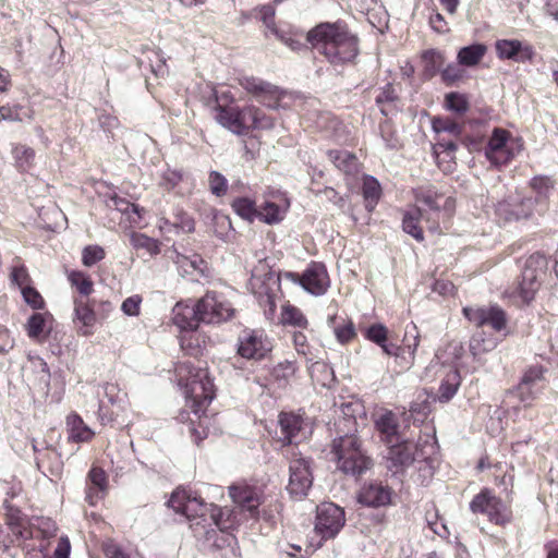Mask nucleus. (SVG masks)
Listing matches in <instances>:
<instances>
[{"label": "nucleus", "mask_w": 558, "mask_h": 558, "mask_svg": "<svg viewBox=\"0 0 558 558\" xmlns=\"http://www.w3.org/2000/svg\"><path fill=\"white\" fill-rule=\"evenodd\" d=\"M180 385L186 388L189 402L194 415L202 423V415L214 399V385L207 372L190 362H181L175 367Z\"/></svg>", "instance_id": "4"}, {"label": "nucleus", "mask_w": 558, "mask_h": 558, "mask_svg": "<svg viewBox=\"0 0 558 558\" xmlns=\"http://www.w3.org/2000/svg\"><path fill=\"white\" fill-rule=\"evenodd\" d=\"M293 342H294V347H295V350L299 354H302L305 356V359L307 361H313V354L310 350V347L307 344V339H306V336L299 331V332H294L293 335Z\"/></svg>", "instance_id": "59"}, {"label": "nucleus", "mask_w": 558, "mask_h": 558, "mask_svg": "<svg viewBox=\"0 0 558 558\" xmlns=\"http://www.w3.org/2000/svg\"><path fill=\"white\" fill-rule=\"evenodd\" d=\"M210 192L216 196H223L228 190L227 179L218 171H211L208 177Z\"/></svg>", "instance_id": "50"}, {"label": "nucleus", "mask_w": 558, "mask_h": 558, "mask_svg": "<svg viewBox=\"0 0 558 558\" xmlns=\"http://www.w3.org/2000/svg\"><path fill=\"white\" fill-rule=\"evenodd\" d=\"M487 52V46L484 44H473L462 47L457 54L459 65L472 68L477 65Z\"/></svg>", "instance_id": "27"}, {"label": "nucleus", "mask_w": 558, "mask_h": 558, "mask_svg": "<svg viewBox=\"0 0 558 558\" xmlns=\"http://www.w3.org/2000/svg\"><path fill=\"white\" fill-rule=\"evenodd\" d=\"M376 428L381 435V440L388 446L401 439L399 435V422L397 415L386 411L376 420Z\"/></svg>", "instance_id": "24"}, {"label": "nucleus", "mask_w": 558, "mask_h": 558, "mask_svg": "<svg viewBox=\"0 0 558 558\" xmlns=\"http://www.w3.org/2000/svg\"><path fill=\"white\" fill-rule=\"evenodd\" d=\"M175 264L185 275H192L194 272L203 275L206 268V263L198 255H194L192 258L180 255L178 256Z\"/></svg>", "instance_id": "40"}, {"label": "nucleus", "mask_w": 558, "mask_h": 558, "mask_svg": "<svg viewBox=\"0 0 558 558\" xmlns=\"http://www.w3.org/2000/svg\"><path fill=\"white\" fill-rule=\"evenodd\" d=\"M52 316L49 313H35L33 314L26 324L27 336L38 342H44L50 330Z\"/></svg>", "instance_id": "22"}, {"label": "nucleus", "mask_w": 558, "mask_h": 558, "mask_svg": "<svg viewBox=\"0 0 558 558\" xmlns=\"http://www.w3.org/2000/svg\"><path fill=\"white\" fill-rule=\"evenodd\" d=\"M216 121L238 135L247 134L245 107L243 109L218 107Z\"/></svg>", "instance_id": "19"}, {"label": "nucleus", "mask_w": 558, "mask_h": 558, "mask_svg": "<svg viewBox=\"0 0 558 558\" xmlns=\"http://www.w3.org/2000/svg\"><path fill=\"white\" fill-rule=\"evenodd\" d=\"M24 301L34 310H40L45 305V301L40 293L32 286L24 287L21 290Z\"/></svg>", "instance_id": "55"}, {"label": "nucleus", "mask_w": 558, "mask_h": 558, "mask_svg": "<svg viewBox=\"0 0 558 558\" xmlns=\"http://www.w3.org/2000/svg\"><path fill=\"white\" fill-rule=\"evenodd\" d=\"M335 335L340 343H347L355 337L353 323L349 322L341 327L335 328Z\"/></svg>", "instance_id": "64"}, {"label": "nucleus", "mask_w": 558, "mask_h": 558, "mask_svg": "<svg viewBox=\"0 0 558 558\" xmlns=\"http://www.w3.org/2000/svg\"><path fill=\"white\" fill-rule=\"evenodd\" d=\"M278 423L280 426L278 440L282 446L292 445L302 428L301 417L292 413H281Z\"/></svg>", "instance_id": "23"}, {"label": "nucleus", "mask_w": 558, "mask_h": 558, "mask_svg": "<svg viewBox=\"0 0 558 558\" xmlns=\"http://www.w3.org/2000/svg\"><path fill=\"white\" fill-rule=\"evenodd\" d=\"M457 148V144L450 137H440L434 145V153L438 165L440 166L442 162L447 163L444 168L445 171L451 170Z\"/></svg>", "instance_id": "26"}, {"label": "nucleus", "mask_w": 558, "mask_h": 558, "mask_svg": "<svg viewBox=\"0 0 558 558\" xmlns=\"http://www.w3.org/2000/svg\"><path fill=\"white\" fill-rule=\"evenodd\" d=\"M12 156L15 167L20 171H28L35 162V150L23 144H15L12 147Z\"/></svg>", "instance_id": "30"}, {"label": "nucleus", "mask_w": 558, "mask_h": 558, "mask_svg": "<svg viewBox=\"0 0 558 558\" xmlns=\"http://www.w3.org/2000/svg\"><path fill=\"white\" fill-rule=\"evenodd\" d=\"M141 303L142 299L140 295H132L123 301L121 310L125 315L137 316Z\"/></svg>", "instance_id": "63"}, {"label": "nucleus", "mask_w": 558, "mask_h": 558, "mask_svg": "<svg viewBox=\"0 0 558 558\" xmlns=\"http://www.w3.org/2000/svg\"><path fill=\"white\" fill-rule=\"evenodd\" d=\"M11 281L19 286L21 290L24 287L29 286L31 277L27 272V269L24 265L14 266L11 271Z\"/></svg>", "instance_id": "57"}, {"label": "nucleus", "mask_w": 558, "mask_h": 558, "mask_svg": "<svg viewBox=\"0 0 558 558\" xmlns=\"http://www.w3.org/2000/svg\"><path fill=\"white\" fill-rule=\"evenodd\" d=\"M239 84L247 93L253 94L262 104L269 108H277L281 99V92L277 86L254 76H244Z\"/></svg>", "instance_id": "16"}, {"label": "nucleus", "mask_w": 558, "mask_h": 558, "mask_svg": "<svg viewBox=\"0 0 558 558\" xmlns=\"http://www.w3.org/2000/svg\"><path fill=\"white\" fill-rule=\"evenodd\" d=\"M231 206L241 218L247 221H254V219L258 218V208L256 207L254 201L248 197L235 198Z\"/></svg>", "instance_id": "37"}, {"label": "nucleus", "mask_w": 558, "mask_h": 558, "mask_svg": "<svg viewBox=\"0 0 558 558\" xmlns=\"http://www.w3.org/2000/svg\"><path fill=\"white\" fill-rule=\"evenodd\" d=\"M414 465H416L418 470L417 480L422 485H426L432 478L434 472L432 462L429 461L425 449L423 450V456L418 457V460H416Z\"/></svg>", "instance_id": "49"}, {"label": "nucleus", "mask_w": 558, "mask_h": 558, "mask_svg": "<svg viewBox=\"0 0 558 558\" xmlns=\"http://www.w3.org/2000/svg\"><path fill=\"white\" fill-rule=\"evenodd\" d=\"M534 197L538 199V208L547 210L549 206V196L554 189V182L548 177H534L530 183Z\"/></svg>", "instance_id": "28"}, {"label": "nucleus", "mask_w": 558, "mask_h": 558, "mask_svg": "<svg viewBox=\"0 0 558 558\" xmlns=\"http://www.w3.org/2000/svg\"><path fill=\"white\" fill-rule=\"evenodd\" d=\"M105 395L112 404L121 403V407L123 408V404L125 403L126 395L120 390L118 385L106 384L105 385Z\"/></svg>", "instance_id": "61"}, {"label": "nucleus", "mask_w": 558, "mask_h": 558, "mask_svg": "<svg viewBox=\"0 0 558 558\" xmlns=\"http://www.w3.org/2000/svg\"><path fill=\"white\" fill-rule=\"evenodd\" d=\"M286 211V207H281L272 202H265L258 208V219L268 225L277 223L283 219Z\"/></svg>", "instance_id": "35"}, {"label": "nucleus", "mask_w": 558, "mask_h": 558, "mask_svg": "<svg viewBox=\"0 0 558 558\" xmlns=\"http://www.w3.org/2000/svg\"><path fill=\"white\" fill-rule=\"evenodd\" d=\"M427 523L430 527V530L437 534L438 536L446 538L449 536V531L447 529V525L438 520L437 513H428L427 514Z\"/></svg>", "instance_id": "62"}, {"label": "nucleus", "mask_w": 558, "mask_h": 558, "mask_svg": "<svg viewBox=\"0 0 558 558\" xmlns=\"http://www.w3.org/2000/svg\"><path fill=\"white\" fill-rule=\"evenodd\" d=\"M463 70L459 63H450L441 71V78L446 84H453L463 77Z\"/></svg>", "instance_id": "58"}, {"label": "nucleus", "mask_w": 558, "mask_h": 558, "mask_svg": "<svg viewBox=\"0 0 558 558\" xmlns=\"http://www.w3.org/2000/svg\"><path fill=\"white\" fill-rule=\"evenodd\" d=\"M29 362L32 364L33 369L37 374L39 381L48 386L50 381V372L48 364L44 361V359L39 356H31Z\"/></svg>", "instance_id": "53"}, {"label": "nucleus", "mask_w": 558, "mask_h": 558, "mask_svg": "<svg viewBox=\"0 0 558 558\" xmlns=\"http://www.w3.org/2000/svg\"><path fill=\"white\" fill-rule=\"evenodd\" d=\"M229 495L241 510L247 511L251 517L258 514V507L262 504V494L257 487L246 483H236L229 487Z\"/></svg>", "instance_id": "17"}, {"label": "nucleus", "mask_w": 558, "mask_h": 558, "mask_svg": "<svg viewBox=\"0 0 558 558\" xmlns=\"http://www.w3.org/2000/svg\"><path fill=\"white\" fill-rule=\"evenodd\" d=\"M423 60L425 62V73L434 76L444 65L445 57L440 51L432 49L423 53Z\"/></svg>", "instance_id": "41"}, {"label": "nucleus", "mask_w": 558, "mask_h": 558, "mask_svg": "<svg viewBox=\"0 0 558 558\" xmlns=\"http://www.w3.org/2000/svg\"><path fill=\"white\" fill-rule=\"evenodd\" d=\"M238 354L246 360H262L272 350V342L263 329H244L238 337Z\"/></svg>", "instance_id": "13"}, {"label": "nucleus", "mask_w": 558, "mask_h": 558, "mask_svg": "<svg viewBox=\"0 0 558 558\" xmlns=\"http://www.w3.org/2000/svg\"><path fill=\"white\" fill-rule=\"evenodd\" d=\"M460 386V374L457 369L447 372L441 380L438 390V398L442 402L449 401L457 392Z\"/></svg>", "instance_id": "31"}, {"label": "nucleus", "mask_w": 558, "mask_h": 558, "mask_svg": "<svg viewBox=\"0 0 558 558\" xmlns=\"http://www.w3.org/2000/svg\"><path fill=\"white\" fill-rule=\"evenodd\" d=\"M433 130L438 134V138L450 137L458 138L462 134L463 125L449 118H434L432 121Z\"/></svg>", "instance_id": "32"}, {"label": "nucleus", "mask_w": 558, "mask_h": 558, "mask_svg": "<svg viewBox=\"0 0 558 558\" xmlns=\"http://www.w3.org/2000/svg\"><path fill=\"white\" fill-rule=\"evenodd\" d=\"M196 303L198 315L202 323L205 324H220L230 319L234 314L231 303L222 294L215 291L207 292Z\"/></svg>", "instance_id": "12"}, {"label": "nucleus", "mask_w": 558, "mask_h": 558, "mask_svg": "<svg viewBox=\"0 0 558 558\" xmlns=\"http://www.w3.org/2000/svg\"><path fill=\"white\" fill-rule=\"evenodd\" d=\"M425 446L408 440L396 441L388 447L385 456L386 468L393 474H403L410 466L414 465L418 457L423 456Z\"/></svg>", "instance_id": "10"}, {"label": "nucleus", "mask_w": 558, "mask_h": 558, "mask_svg": "<svg viewBox=\"0 0 558 558\" xmlns=\"http://www.w3.org/2000/svg\"><path fill=\"white\" fill-rule=\"evenodd\" d=\"M131 243L135 248H145L150 254H156L158 252L156 241L142 233H133L131 236Z\"/></svg>", "instance_id": "52"}, {"label": "nucleus", "mask_w": 558, "mask_h": 558, "mask_svg": "<svg viewBox=\"0 0 558 558\" xmlns=\"http://www.w3.org/2000/svg\"><path fill=\"white\" fill-rule=\"evenodd\" d=\"M391 492L387 486L378 483L365 485L360 494L359 501L368 507H383L390 502Z\"/></svg>", "instance_id": "21"}, {"label": "nucleus", "mask_w": 558, "mask_h": 558, "mask_svg": "<svg viewBox=\"0 0 558 558\" xmlns=\"http://www.w3.org/2000/svg\"><path fill=\"white\" fill-rule=\"evenodd\" d=\"M396 96L390 85H387L376 97V104L379 106L380 112L388 116L393 111V101Z\"/></svg>", "instance_id": "42"}, {"label": "nucleus", "mask_w": 558, "mask_h": 558, "mask_svg": "<svg viewBox=\"0 0 558 558\" xmlns=\"http://www.w3.org/2000/svg\"><path fill=\"white\" fill-rule=\"evenodd\" d=\"M380 135L385 145L389 149H398L401 146L400 138L396 134L389 120H385L380 123Z\"/></svg>", "instance_id": "47"}, {"label": "nucleus", "mask_w": 558, "mask_h": 558, "mask_svg": "<svg viewBox=\"0 0 558 558\" xmlns=\"http://www.w3.org/2000/svg\"><path fill=\"white\" fill-rule=\"evenodd\" d=\"M66 426L69 432V440L73 442L89 441L95 435V433L84 423L82 417L76 413L68 415Z\"/></svg>", "instance_id": "25"}, {"label": "nucleus", "mask_w": 558, "mask_h": 558, "mask_svg": "<svg viewBox=\"0 0 558 558\" xmlns=\"http://www.w3.org/2000/svg\"><path fill=\"white\" fill-rule=\"evenodd\" d=\"M332 453L338 470L345 475L360 476L372 466V460L361 448V441L354 434L336 438L332 442Z\"/></svg>", "instance_id": "5"}, {"label": "nucleus", "mask_w": 558, "mask_h": 558, "mask_svg": "<svg viewBox=\"0 0 558 558\" xmlns=\"http://www.w3.org/2000/svg\"><path fill=\"white\" fill-rule=\"evenodd\" d=\"M547 210H541L538 208V199L534 196H529L522 198L515 206L512 211V215L515 219H526L533 216L534 214L543 215Z\"/></svg>", "instance_id": "34"}, {"label": "nucleus", "mask_w": 558, "mask_h": 558, "mask_svg": "<svg viewBox=\"0 0 558 558\" xmlns=\"http://www.w3.org/2000/svg\"><path fill=\"white\" fill-rule=\"evenodd\" d=\"M69 279L71 283L76 287L81 294L88 295L92 293L93 282L83 272L73 271L70 274Z\"/></svg>", "instance_id": "51"}, {"label": "nucleus", "mask_w": 558, "mask_h": 558, "mask_svg": "<svg viewBox=\"0 0 558 558\" xmlns=\"http://www.w3.org/2000/svg\"><path fill=\"white\" fill-rule=\"evenodd\" d=\"M183 174L178 170H170L163 172L161 178V185L170 191L178 186V184L182 181Z\"/></svg>", "instance_id": "60"}, {"label": "nucleus", "mask_w": 558, "mask_h": 558, "mask_svg": "<svg viewBox=\"0 0 558 558\" xmlns=\"http://www.w3.org/2000/svg\"><path fill=\"white\" fill-rule=\"evenodd\" d=\"M521 150V145L510 132L495 128L485 146V157L493 166L500 167L510 162Z\"/></svg>", "instance_id": "8"}, {"label": "nucleus", "mask_w": 558, "mask_h": 558, "mask_svg": "<svg viewBox=\"0 0 558 558\" xmlns=\"http://www.w3.org/2000/svg\"><path fill=\"white\" fill-rule=\"evenodd\" d=\"M210 518L214 524L221 531L225 532L232 527L234 521L232 513L229 509H222L218 506L210 504Z\"/></svg>", "instance_id": "39"}, {"label": "nucleus", "mask_w": 558, "mask_h": 558, "mask_svg": "<svg viewBox=\"0 0 558 558\" xmlns=\"http://www.w3.org/2000/svg\"><path fill=\"white\" fill-rule=\"evenodd\" d=\"M281 323L300 329H306L308 326V320L303 312L291 304L282 306Z\"/></svg>", "instance_id": "33"}, {"label": "nucleus", "mask_w": 558, "mask_h": 558, "mask_svg": "<svg viewBox=\"0 0 558 558\" xmlns=\"http://www.w3.org/2000/svg\"><path fill=\"white\" fill-rule=\"evenodd\" d=\"M245 114L247 133L251 130H269L275 125V120L257 107H245Z\"/></svg>", "instance_id": "29"}, {"label": "nucleus", "mask_w": 558, "mask_h": 558, "mask_svg": "<svg viewBox=\"0 0 558 558\" xmlns=\"http://www.w3.org/2000/svg\"><path fill=\"white\" fill-rule=\"evenodd\" d=\"M470 509L473 513L485 514L492 523L500 526L509 524L513 518L511 506L489 489H483L474 496Z\"/></svg>", "instance_id": "7"}, {"label": "nucleus", "mask_w": 558, "mask_h": 558, "mask_svg": "<svg viewBox=\"0 0 558 558\" xmlns=\"http://www.w3.org/2000/svg\"><path fill=\"white\" fill-rule=\"evenodd\" d=\"M307 41L332 64L351 62L357 56V39L338 23H323L306 35Z\"/></svg>", "instance_id": "2"}, {"label": "nucleus", "mask_w": 558, "mask_h": 558, "mask_svg": "<svg viewBox=\"0 0 558 558\" xmlns=\"http://www.w3.org/2000/svg\"><path fill=\"white\" fill-rule=\"evenodd\" d=\"M446 107L451 111L462 113L468 110V101L458 93H449L446 95Z\"/></svg>", "instance_id": "56"}, {"label": "nucleus", "mask_w": 558, "mask_h": 558, "mask_svg": "<svg viewBox=\"0 0 558 558\" xmlns=\"http://www.w3.org/2000/svg\"><path fill=\"white\" fill-rule=\"evenodd\" d=\"M420 343L418 335L413 338V343H408L401 348L400 357H397L402 368L408 369L413 365L415 351Z\"/></svg>", "instance_id": "44"}, {"label": "nucleus", "mask_w": 558, "mask_h": 558, "mask_svg": "<svg viewBox=\"0 0 558 558\" xmlns=\"http://www.w3.org/2000/svg\"><path fill=\"white\" fill-rule=\"evenodd\" d=\"M168 506L187 519L203 517L210 510V504L207 505L198 495L186 489L174 490L168 501Z\"/></svg>", "instance_id": "15"}, {"label": "nucleus", "mask_w": 558, "mask_h": 558, "mask_svg": "<svg viewBox=\"0 0 558 558\" xmlns=\"http://www.w3.org/2000/svg\"><path fill=\"white\" fill-rule=\"evenodd\" d=\"M546 265L547 262L544 255H531L525 262L521 281L512 294L520 296L524 303L531 302L538 290L541 277L544 275Z\"/></svg>", "instance_id": "11"}, {"label": "nucleus", "mask_w": 558, "mask_h": 558, "mask_svg": "<svg viewBox=\"0 0 558 558\" xmlns=\"http://www.w3.org/2000/svg\"><path fill=\"white\" fill-rule=\"evenodd\" d=\"M496 53L501 60L525 62L532 60L534 51L532 46L518 39H499L495 44Z\"/></svg>", "instance_id": "18"}, {"label": "nucleus", "mask_w": 558, "mask_h": 558, "mask_svg": "<svg viewBox=\"0 0 558 558\" xmlns=\"http://www.w3.org/2000/svg\"><path fill=\"white\" fill-rule=\"evenodd\" d=\"M172 322L181 330H194L202 323L197 303L178 302L172 308Z\"/></svg>", "instance_id": "20"}, {"label": "nucleus", "mask_w": 558, "mask_h": 558, "mask_svg": "<svg viewBox=\"0 0 558 558\" xmlns=\"http://www.w3.org/2000/svg\"><path fill=\"white\" fill-rule=\"evenodd\" d=\"M344 510L333 502H324L317 507L315 531L322 539L333 538L344 526Z\"/></svg>", "instance_id": "14"}, {"label": "nucleus", "mask_w": 558, "mask_h": 558, "mask_svg": "<svg viewBox=\"0 0 558 558\" xmlns=\"http://www.w3.org/2000/svg\"><path fill=\"white\" fill-rule=\"evenodd\" d=\"M415 201L427 208L424 211L420 207L408 210L403 216L402 228L415 240L423 241V223L432 233L441 232V223H446L452 216L456 201L434 186L417 189Z\"/></svg>", "instance_id": "1"}, {"label": "nucleus", "mask_w": 558, "mask_h": 558, "mask_svg": "<svg viewBox=\"0 0 558 558\" xmlns=\"http://www.w3.org/2000/svg\"><path fill=\"white\" fill-rule=\"evenodd\" d=\"M329 160L341 171L351 172L356 166V158L347 150H329Z\"/></svg>", "instance_id": "38"}, {"label": "nucleus", "mask_w": 558, "mask_h": 558, "mask_svg": "<svg viewBox=\"0 0 558 558\" xmlns=\"http://www.w3.org/2000/svg\"><path fill=\"white\" fill-rule=\"evenodd\" d=\"M363 333L367 340L378 345L388 340V329L383 324H373L365 328Z\"/></svg>", "instance_id": "48"}, {"label": "nucleus", "mask_w": 558, "mask_h": 558, "mask_svg": "<svg viewBox=\"0 0 558 558\" xmlns=\"http://www.w3.org/2000/svg\"><path fill=\"white\" fill-rule=\"evenodd\" d=\"M465 317L480 328L490 327L500 332L507 327V317L504 310L497 305L486 307H464ZM498 339L485 337L484 329L476 331L470 340V350L474 356L489 352L496 348Z\"/></svg>", "instance_id": "3"}, {"label": "nucleus", "mask_w": 558, "mask_h": 558, "mask_svg": "<svg viewBox=\"0 0 558 558\" xmlns=\"http://www.w3.org/2000/svg\"><path fill=\"white\" fill-rule=\"evenodd\" d=\"M107 206L113 208L123 214H130V211L140 215L138 207L135 204L130 203L125 198L113 195L109 198Z\"/></svg>", "instance_id": "54"}, {"label": "nucleus", "mask_w": 558, "mask_h": 558, "mask_svg": "<svg viewBox=\"0 0 558 558\" xmlns=\"http://www.w3.org/2000/svg\"><path fill=\"white\" fill-rule=\"evenodd\" d=\"M96 487L98 492H107L108 477L106 472L99 466H93L87 474V483Z\"/></svg>", "instance_id": "45"}, {"label": "nucleus", "mask_w": 558, "mask_h": 558, "mask_svg": "<svg viewBox=\"0 0 558 558\" xmlns=\"http://www.w3.org/2000/svg\"><path fill=\"white\" fill-rule=\"evenodd\" d=\"M106 257L104 247L99 245H87L82 251V263L86 267H92Z\"/></svg>", "instance_id": "43"}, {"label": "nucleus", "mask_w": 558, "mask_h": 558, "mask_svg": "<svg viewBox=\"0 0 558 558\" xmlns=\"http://www.w3.org/2000/svg\"><path fill=\"white\" fill-rule=\"evenodd\" d=\"M274 283L282 280L300 284L305 291L313 295H323L327 292L330 280L325 265L312 262L302 275L292 271H284L278 275L277 279L268 277Z\"/></svg>", "instance_id": "6"}, {"label": "nucleus", "mask_w": 558, "mask_h": 558, "mask_svg": "<svg viewBox=\"0 0 558 558\" xmlns=\"http://www.w3.org/2000/svg\"><path fill=\"white\" fill-rule=\"evenodd\" d=\"M286 456L289 459V483L287 490L295 498H303L307 495L313 484L310 461L302 457L300 452H296L294 447L289 448Z\"/></svg>", "instance_id": "9"}, {"label": "nucleus", "mask_w": 558, "mask_h": 558, "mask_svg": "<svg viewBox=\"0 0 558 558\" xmlns=\"http://www.w3.org/2000/svg\"><path fill=\"white\" fill-rule=\"evenodd\" d=\"M75 316L86 328L93 327L96 323L94 311L82 301H75Z\"/></svg>", "instance_id": "46"}, {"label": "nucleus", "mask_w": 558, "mask_h": 558, "mask_svg": "<svg viewBox=\"0 0 558 558\" xmlns=\"http://www.w3.org/2000/svg\"><path fill=\"white\" fill-rule=\"evenodd\" d=\"M380 185L378 181L373 177H365L363 180V196L365 199V207L368 211H372L379 197H380Z\"/></svg>", "instance_id": "36"}]
</instances>
